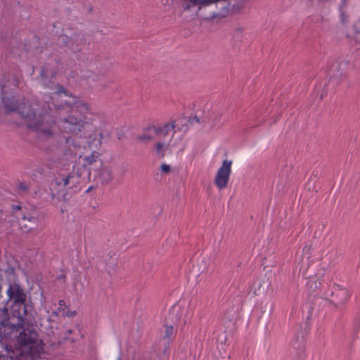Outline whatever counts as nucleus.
<instances>
[{
  "instance_id": "1",
  "label": "nucleus",
  "mask_w": 360,
  "mask_h": 360,
  "mask_svg": "<svg viewBox=\"0 0 360 360\" xmlns=\"http://www.w3.org/2000/svg\"><path fill=\"white\" fill-rule=\"evenodd\" d=\"M51 99L56 110L68 114L59 120V127L63 132L86 137L94 130V122L99 115L90 103L72 96L59 84Z\"/></svg>"
},
{
  "instance_id": "2",
  "label": "nucleus",
  "mask_w": 360,
  "mask_h": 360,
  "mask_svg": "<svg viewBox=\"0 0 360 360\" xmlns=\"http://www.w3.org/2000/svg\"><path fill=\"white\" fill-rule=\"evenodd\" d=\"M9 79H0V93L2 105L6 112H18L27 128L46 138L56 134V120L51 114V109L46 103L30 102L23 98L20 103L9 94Z\"/></svg>"
},
{
  "instance_id": "3",
  "label": "nucleus",
  "mask_w": 360,
  "mask_h": 360,
  "mask_svg": "<svg viewBox=\"0 0 360 360\" xmlns=\"http://www.w3.org/2000/svg\"><path fill=\"white\" fill-rule=\"evenodd\" d=\"M6 294L8 297L6 302H11L13 316L18 320L14 323H11L8 319H4L0 322V335L4 337L12 335L14 330L17 332L18 328L23 327L27 315V293L18 283H9Z\"/></svg>"
},
{
  "instance_id": "4",
  "label": "nucleus",
  "mask_w": 360,
  "mask_h": 360,
  "mask_svg": "<svg viewBox=\"0 0 360 360\" xmlns=\"http://www.w3.org/2000/svg\"><path fill=\"white\" fill-rule=\"evenodd\" d=\"M6 354L0 360H37L44 352V343L36 331L23 329L18 336V345L13 349L6 346Z\"/></svg>"
},
{
  "instance_id": "5",
  "label": "nucleus",
  "mask_w": 360,
  "mask_h": 360,
  "mask_svg": "<svg viewBox=\"0 0 360 360\" xmlns=\"http://www.w3.org/2000/svg\"><path fill=\"white\" fill-rule=\"evenodd\" d=\"M232 161L225 160L217 170L214 177V184L219 190H223L228 186L231 173Z\"/></svg>"
},
{
  "instance_id": "6",
  "label": "nucleus",
  "mask_w": 360,
  "mask_h": 360,
  "mask_svg": "<svg viewBox=\"0 0 360 360\" xmlns=\"http://www.w3.org/2000/svg\"><path fill=\"white\" fill-rule=\"evenodd\" d=\"M176 126V120H172L162 125H155L153 131L156 134V138L160 139L162 141H165L167 138H169L167 142H170L175 134Z\"/></svg>"
},
{
  "instance_id": "7",
  "label": "nucleus",
  "mask_w": 360,
  "mask_h": 360,
  "mask_svg": "<svg viewBox=\"0 0 360 360\" xmlns=\"http://www.w3.org/2000/svg\"><path fill=\"white\" fill-rule=\"evenodd\" d=\"M55 184L60 189H71L76 187L79 182V176L75 172H71L66 176H60L55 179Z\"/></svg>"
},
{
  "instance_id": "8",
  "label": "nucleus",
  "mask_w": 360,
  "mask_h": 360,
  "mask_svg": "<svg viewBox=\"0 0 360 360\" xmlns=\"http://www.w3.org/2000/svg\"><path fill=\"white\" fill-rule=\"evenodd\" d=\"M97 178L102 184L110 183L114 179L112 169L109 166L102 165L97 171Z\"/></svg>"
},
{
  "instance_id": "9",
  "label": "nucleus",
  "mask_w": 360,
  "mask_h": 360,
  "mask_svg": "<svg viewBox=\"0 0 360 360\" xmlns=\"http://www.w3.org/2000/svg\"><path fill=\"white\" fill-rule=\"evenodd\" d=\"M155 125H150L143 129L141 134L138 136L137 139L143 143H147L153 141L156 138V134L153 131Z\"/></svg>"
},
{
  "instance_id": "10",
  "label": "nucleus",
  "mask_w": 360,
  "mask_h": 360,
  "mask_svg": "<svg viewBox=\"0 0 360 360\" xmlns=\"http://www.w3.org/2000/svg\"><path fill=\"white\" fill-rule=\"evenodd\" d=\"M100 156L101 154L98 152L94 150L90 155L84 156L83 160L85 164L91 165L95 163Z\"/></svg>"
},
{
  "instance_id": "11",
  "label": "nucleus",
  "mask_w": 360,
  "mask_h": 360,
  "mask_svg": "<svg viewBox=\"0 0 360 360\" xmlns=\"http://www.w3.org/2000/svg\"><path fill=\"white\" fill-rule=\"evenodd\" d=\"M22 52V48L20 44H15L9 48V51L8 53V58H15L20 57Z\"/></svg>"
},
{
  "instance_id": "12",
  "label": "nucleus",
  "mask_w": 360,
  "mask_h": 360,
  "mask_svg": "<svg viewBox=\"0 0 360 360\" xmlns=\"http://www.w3.org/2000/svg\"><path fill=\"white\" fill-rule=\"evenodd\" d=\"M170 142H167L165 141H159L155 145V150L157 154L160 155L162 157H164L165 153L163 149L169 146Z\"/></svg>"
},
{
  "instance_id": "13",
  "label": "nucleus",
  "mask_w": 360,
  "mask_h": 360,
  "mask_svg": "<svg viewBox=\"0 0 360 360\" xmlns=\"http://www.w3.org/2000/svg\"><path fill=\"white\" fill-rule=\"evenodd\" d=\"M174 327L172 325L165 326V334L163 338L170 341L173 338Z\"/></svg>"
},
{
  "instance_id": "14",
  "label": "nucleus",
  "mask_w": 360,
  "mask_h": 360,
  "mask_svg": "<svg viewBox=\"0 0 360 360\" xmlns=\"http://www.w3.org/2000/svg\"><path fill=\"white\" fill-rule=\"evenodd\" d=\"M354 30V36L347 35V37L350 39L351 41H353L355 45H359V41L357 39V35L360 34V28L357 27L356 25L353 26Z\"/></svg>"
},
{
  "instance_id": "15",
  "label": "nucleus",
  "mask_w": 360,
  "mask_h": 360,
  "mask_svg": "<svg viewBox=\"0 0 360 360\" xmlns=\"http://www.w3.org/2000/svg\"><path fill=\"white\" fill-rule=\"evenodd\" d=\"M160 169H161L162 172L167 174V173L170 172L171 167L169 165L163 163L161 165Z\"/></svg>"
},
{
  "instance_id": "16",
  "label": "nucleus",
  "mask_w": 360,
  "mask_h": 360,
  "mask_svg": "<svg viewBox=\"0 0 360 360\" xmlns=\"http://www.w3.org/2000/svg\"><path fill=\"white\" fill-rule=\"evenodd\" d=\"M18 188L20 191L25 192L28 190L29 186L25 182H20L18 185Z\"/></svg>"
},
{
  "instance_id": "17",
  "label": "nucleus",
  "mask_w": 360,
  "mask_h": 360,
  "mask_svg": "<svg viewBox=\"0 0 360 360\" xmlns=\"http://www.w3.org/2000/svg\"><path fill=\"white\" fill-rule=\"evenodd\" d=\"M191 3L195 5H206V0H188Z\"/></svg>"
},
{
  "instance_id": "18",
  "label": "nucleus",
  "mask_w": 360,
  "mask_h": 360,
  "mask_svg": "<svg viewBox=\"0 0 360 360\" xmlns=\"http://www.w3.org/2000/svg\"><path fill=\"white\" fill-rule=\"evenodd\" d=\"M8 312V308L4 307L3 309H0V315L6 316Z\"/></svg>"
},
{
  "instance_id": "19",
  "label": "nucleus",
  "mask_w": 360,
  "mask_h": 360,
  "mask_svg": "<svg viewBox=\"0 0 360 360\" xmlns=\"http://www.w3.org/2000/svg\"><path fill=\"white\" fill-rule=\"evenodd\" d=\"M58 304H59L60 307H65V300H59V302H58Z\"/></svg>"
},
{
  "instance_id": "20",
  "label": "nucleus",
  "mask_w": 360,
  "mask_h": 360,
  "mask_svg": "<svg viewBox=\"0 0 360 360\" xmlns=\"http://www.w3.org/2000/svg\"><path fill=\"white\" fill-rule=\"evenodd\" d=\"M75 314H76V311H72V312H68V313H67V315H68V316H75Z\"/></svg>"
},
{
  "instance_id": "21",
  "label": "nucleus",
  "mask_w": 360,
  "mask_h": 360,
  "mask_svg": "<svg viewBox=\"0 0 360 360\" xmlns=\"http://www.w3.org/2000/svg\"><path fill=\"white\" fill-rule=\"evenodd\" d=\"M13 82H14V86H18V84L19 83L18 80L17 79H14Z\"/></svg>"
},
{
  "instance_id": "22",
  "label": "nucleus",
  "mask_w": 360,
  "mask_h": 360,
  "mask_svg": "<svg viewBox=\"0 0 360 360\" xmlns=\"http://www.w3.org/2000/svg\"><path fill=\"white\" fill-rule=\"evenodd\" d=\"M68 46L70 49H71L72 51H74V50H75V49H74V47H73V46H70V45H69V44L68 45Z\"/></svg>"
},
{
  "instance_id": "23",
  "label": "nucleus",
  "mask_w": 360,
  "mask_h": 360,
  "mask_svg": "<svg viewBox=\"0 0 360 360\" xmlns=\"http://www.w3.org/2000/svg\"><path fill=\"white\" fill-rule=\"evenodd\" d=\"M99 136H100V139H103V134H102V133H100V134H99Z\"/></svg>"
},
{
  "instance_id": "24",
  "label": "nucleus",
  "mask_w": 360,
  "mask_h": 360,
  "mask_svg": "<svg viewBox=\"0 0 360 360\" xmlns=\"http://www.w3.org/2000/svg\"><path fill=\"white\" fill-rule=\"evenodd\" d=\"M20 208H21V207H20V206H17V207H16V209H17V210H20Z\"/></svg>"
},
{
  "instance_id": "25",
  "label": "nucleus",
  "mask_w": 360,
  "mask_h": 360,
  "mask_svg": "<svg viewBox=\"0 0 360 360\" xmlns=\"http://www.w3.org/2000/svg\"><path fill=\"white\" fill-rule=\"evenodd\" d=\"M116 360H121V358H120V357H119V358H118V359H117Z\"/></svg>"
}]
</instances>
